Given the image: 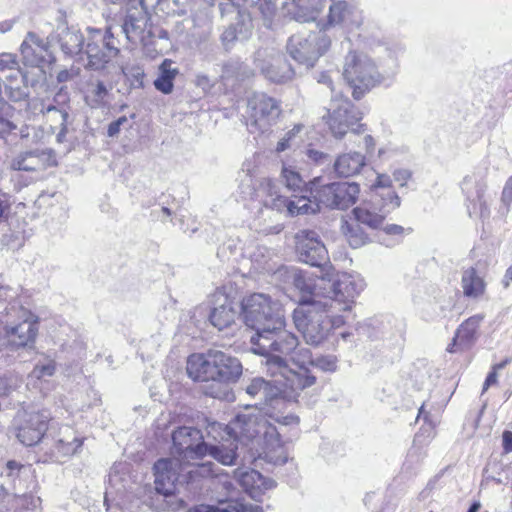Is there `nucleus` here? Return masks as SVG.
Segmentation results:
<instances>
[{"label": "nucleus", "mask_w": 512, "mask_h": 512, "mask_svg": "<svg viewBox=\"0 0 512 512\" xmlns=\"http://www.w3.org/2000/svg\"><path fill=\"white\" fill-rule=\"evenodd\" d=\"M267 371L274 378L267 381L264 378L256 377L246 386V393L252 397H259L267 406L265 414L282 426L296 427L299 424V417L293 414L280 415L279 412L288 405L298 402L301 392L311 387L316 382L304 362L294 363L295 368L290 367L285 359L272 356L265 362Z\"/></svg>", "instance_id": "nucleus-1"}, {"label": "nucleus", "mask_w": 512, "mask_h": 512, "mask_svg": "<svg viewBox=\"0 0 512 512\" xmlns=\"http://www.w3.org/2000/svg\"><path fill=\"white\" fill-rule=\"evenodd\" d=\"M226 428L234 441L248 446L258 458L274 465L287 462L280 432L260 411L239 413Z\"/></svg>", "instance_id": "nucleus-2"}, {"label": "nucleus", "mask_w": 512, "mask_h": 512, "mask_svg": "<svg viewBox=\"0 0 512 512\" xmlns=\"http://www.w3.org/2000/svg\"><path fill=\"white\" fill-rule=\"evenodd\" d=\"M186 371L194 381L231 384L241 377L243 366L237 357L221 350L210 349L204 354L190 355Z\"/></svg>", "instance_id": "nucleus-3"}, {"label": "nucleus", "mask_w": 512, "mask_h": 512, "mask_svg": "<svg viewBox=\"0 0 512 512\" xmlns=\"http://www.w3.org/2000/svg\"><path fill=\"white\" fill-rule=\"evenodd\" d=\"M365 285L364 279L358 274L342 272L337 273L335 278L327 276V290L321 300L328 305L333 326L341 327L352 318L355 300Z\"/></svg>", "instance_id": "nucleus-4"}, {"label": "nucleus", "mask_w": 512, "mask_h": 512, "mask_svg": "<svg viewBox=\"0 0 512 512\" xmlns=\"http://www.w3.org/2000/svg\"><path fill=\"white\" fill-rule=\"evenodd\" d=\"M328 305L321 299L300 301L293 312V321L305 342L312 346L320 345L328 336L331 323Z\"/></svg>", "instance_id": "nucleus-5"}, {"label": "nucleus", "mask_w": 512, "mask_h": 512, "mask_svg": "<svg viewBox=\"0 0 512 512\" xmlns=\"http://www.w3.org/2000/svg\"><path fill=\"white\" fill-rule=\"evenodd\" d=\"M240 305L245 324L255 330V334L285 325L280 303L266 294L254 293L243 299Z\"/></svg>", "instance_id": "nucleus-6"}, {"label": "nucleus", "mask_w": 512, "mask_h": 512, "mask_svg": "<svg viewBox=\"0 0 512 512\" xmlns=\"http://www.w3.org/2000/svg\"><path fill=\"white\" fill-rule=\"evenodd\" d=\"M343 77L357 100L385 78L372 58L357 51H350L346 55Z\"/></svg>", "instance_id": "nucleus-7"}, {"label": "nucleus", "mask_w": 512, "mask_h": 512, "mask_svg": "<svg viewBox=\"0 0 512 512\" xmlns=\"http://www.w3.org/2000/svg\"><path fill=\"white\" fill-rule=\"evenodd\" d=\"M211 462H203L181 466L178 459H159L154 464L155 489L164 496L175 494L180 471L186 472L190 479L210 477L214 475Z\"/></svg>", "instance_id": "nucleus-8"}, {"label": "nucleus", "mask_w": 512, "mask_h": 512, "mask_svg": "<svg viewBox=\"0 0 512 512\" xmlns=\"http://www.w3.org/2000/svg\"><path fill=\"white\" fill-rule=\"evenodd\" d=\"M258 195L266 208L285 213L288 216L315 214L320 211L319 201H312L306 195L294 194L290 198L280 194L278 186L271 179H263Z\"/></svg>", "instance_id": "nucleus-9"}, {"label": "nucleus", "mask_w": 512, "mask_h": 512, "mask_svg": "<svg viewBox=\"0 0 512 512\" xmlns=\"http://www.w3.org/2000/svg\"><path fill=\"white\" fill-rule=\"evenodd\" d=\"M331 38L322 28L317 31L299 32L287 41V52L299 64L307 68L315 66L331 46Z\"/></svg>", "instance_id": "nucleus-10"}, {"label": "nucleus", "mask_w": 512, "mask_h": 512, "mask_svg": "<svg viewBox=\"0 0 512 512\" xmlns=\"http://www.w3.org/2000/svg\"><path fill=\"white\" fill-rule=\"evenodd\" d=\"M8 320L5 325L7 343L15 349L33 343L37 335V319L27 309L17 308L15 304L6 308Z\"/></svg>", "instance_id": "nucleus-11"}, {"label": "nucleus", "mask_w": 512, "mask_h": 512, "mask_svg": "<svg viewBox=\"0 0 512 512\" xmlns=\"http://www.w3.org/2000/svg\"><path fill=\"white\" fill-rule=\"evenodd\" d=\"M278 102L264 94L254 93L247 104L246 125L250 133H265L278 119L280 115Z\"/></svg>", "instance_id": "nucleus-12"}, {"label": "nucleus", "mask_w": 512, "mask_h": 512, "mask_svg": "<svg viewBox=\"0 0 512 512\" xmlns=\"http://www.w3.org/2000/svg\"><path fill=\"white\" fill-rule=\"evenodd\" d=\"M285 325L279 329L268 328L267 332L261 334H254L251 336V343L253 344V351L256 354L269 357L276 355H290L297 348L299 341L296 335L284 329ZM282 359H284L282 357Z\"/></svg>", "instance_id": "nucleus-13"}, {"label": "nucleus", "mask_w": 512, "mask_h": 512, "mask_svg": "<svg viewBox=\"0 0 512 512\" xmlns=\"http://www.w3.org/2000/svg\"><path fill=\"white\" fill-rule=\"evenodd\" d=\"M119 49L110 29L102 32L100 29L89 28L85 54L87 56L86 68L101 70L115 58Z\"/></svg>", "instance_id": "nucleus-14"}, {"label": "nucleus", "mask_w": 512, "mask_h": 512, "mask_svg": "<svg viewBox=\"0 0 512 512\" xmlns=\"http://www.w3.org/2000/svg\"><path fill=\"white\" fill-rule=\"evenodd\" d=\"M386 196L388 197L385 198L386 202L381 201V197L370 196L369 200L354 208L353 215L356 222L371 229H377L384 219L401 204L398 195L389 192Z\"/></svg>", "instance_id": "nucleus-15"}, {"label": "nucleus", "mask_w": 512, "mask_h": 512, "mask_svg": "<svg viewBox=\"0 0 512 512\" xmlns=\"http://www.w3.org/2000/svg\"><path fill=\"white\" fill-rule=\"evenodd\" d=\"M364 16L362 10L346 0H331L326 19L317 23L327 33L333 27L346 31H354L362 26Z\"/></svg>", "instance_id": "nucleus-16"}, {"label": "nucleus", "mask_w": 512, "mask_h": 512, "mask_svg": "<svg viewBox=\"0 0 512 512\" xmlns=\"http://www.w3.org/2000/svg\"><path fill=\"white\" fill-rule=\"evenodd\" d=\"M328 115V125L334 137L341 139L360 120L359 112L349 99L333 95Z\"/></svg>", "instance_id": "nucleus-17"}, {"label": "nucleus", "mask_w": 512, "mask_h": 512, "mask_svg": "<svg viewBox=\"0 0 512 512\" xmlns=\"http://www.w3.org/2000/svg\"><path fill=\"white\" fill-rule=\"evenodd\" d=\"M50 413L47 410L37 412H18L16 417V437L25 446L37 444L48 428Z\"/></svg>", "instance_id": "nucleus-18"}, {"label": "nucleus", "mask_w": 512, "mask_h": 512, "mask_svg": "<svg viewBox=\"0 0 512 512\" xmlns=\"http://www.w3.org/2000/svg\"><path fill=\"white\" fill-rule=\"evenodd\" d=\"M359 192L360 188L356 183L337 182L322 186L315 198L320 206L345 210L356 202Z\"/></svg>", "instance_id": "nucleus-19"}, {"label": "nucleus", "mask_w": 512, "mask_h": 512, "mask_svg": "<svg viewBox=\"0 0 512 512\" xmlns=\"http://www.w3.org/2000/svg\"><path fill=\"white\" fill-rule=\"evenodd\" d=\"M296 251L301 262L322 267L329 262L328 251L317 232L300 230L296 234Z\"/></svg>", "instance_id": "nucleus-20"}, {"label": "nucleus", "mask_w": 512, "mask_h": 512, "mask_svg": "<svg viewBox=\"0 0 512 512\" xmlns=\"http://www.w3.org/2000/svg\"><path fill=\"white\" fill-rule=\"evenodd\" d=\"M176 452L185 459H201L206 456L208 445L203 441L202 432L195 427H180L172 434Z\"/></svg>", "instance_id": "nucleus-21"}, {"label": "nucleus", "mask_w": 512, "mask_h": 512, "mask_svg": "<svg viewBox=\"0 0 512 512\" xmlns=\"http://www.w3.org/2000/svg\"><path fill=\"white\" fill-rule=\"evenodd\" d=\"M255 66L269 81L285 83L294 76V70L281 54H268L266 50L256 52Z\"/></svg>", "instance_id": "nucleus-22"}, {"label": "nucleus", "mask_w": 512, "mask_h": 512, "mask_svg": "<svg viewBox=\"0 0 512 512\" xmlns=\"http://www.w3.org/2000/svg\"><path fill=\"white\" fill-rule=\"evenodd\" d=\"M215 307L211 310L209 319L218 330L231 326L241 314V305L228 295L217 292L214 294Z\"/></svg>", "instance_id": "nucleus-23"}, {"label": "nucleus", "mask_w": 512, "mask_h": 512, "mask_svg": "<svg viewBox=\"0 0 512 512\" xmlns=\"http://www.w3.org/2000/svg\"><path fill=\"white\" fill-rule=\"evenodd\" d=\"M233 474L245 492L256 501H261L265 492L275 487L274 480L265 478L254 469L241 467L235 469Z\"/></svg>", "instance_id": "nucleus-24"}, {"label": "nucleus", "mask_w": 512, "mask_h": 512, "mask_svg": "<svg viewBox=\"0 0 512 512\" xmlns=\"http://www.w3.org/2000/svg\"><path fill=\"white\" fill-rule=\"evenodd\" d=\"M21 55L26 65L36 67L52 61L50 44L34 32H29L20 46Z\"/></svg>", "instance_id": "nucleus-25"}, {"label": "nucleus", "mask_w": 512, "mask_h": 512, "mask_svg": "<svg viewBox=\"0 0 512 512\" xmlns=\"http://www.w3.org/2000/svg\"><path fill=\"white\" fill-rule=\"evenodd\" d=\"M54 164L50 149H35L19 153L11 161L10 167L17 171H40Z\"/></svg>", "instance_id": "nucleus-26"}, {"label": "nucleus", "mask_w": 512, "mask_h": 512, "mask_svg": "<svg viewBox=\"0 0 512 512\" xmlns=\"http://www.w3.org/2000/svg\"><path fill=\"white\" fill-rule=\"evenodd\" d=\"M327 276L328 273L313 278L306 272L294 270L292 272L293 285L304 294L300 301L323 299L327 290Z\"/></svg>", "instance_id": "nucleus-27"}, {"label": "nucleus", "mask_w": 512, "mask_h": 512, "mask_svg": "<svg viewBox=\"0 0 512 512\" xmlns=\"http://www.w3.org/2000/svg\"><path fill=\"white\" fill-rule=\"evenodd\" d=\"M277 2L278 0H210L211 5L218 4L222 15L246 4L252 9V13H259L266 21L276 14Z\"/></svg>", "instance_id": "nucleus-28"}, {"label": "nucleus", "mask_w": 512, "mask_h": 512, "mask_svg": "<svg viewBox=\"0 0 512 512\" xmlns=\"http://www.w3.org/2000/svg\"><path fill=\"white\" fill-rule=\"evenodd\" d=\"M484 320L483 314H476L465 320L457 329L453 344L448 348V351L453 353L457 349L455 347L461 346L462 348L470 347L476 340L477 330Z\"/></svg>", "instance_id": "nucleus-29"}, {"label": "nucleus", "mask_w": 512, "mask_h": 512, "mask_svg": "<svg viewBox=\"0 0 512 512\" xmlns=\"http://www.w3.org/2000/svg\"><path fill=\"white\" fill-rule=\"evenodd\" d=\"M462 190L466 192L469 201H477L479 206V217L487 219L490 216V210L487 201L484 198L486 184L483 179H476L474 175L466 176L462 183Z\"/></svg>", "instance_id": "nucleus-30"}, {"label": "nucleus", "mask_w": 512, "mask_h": 512, "mask_svg": "<svg viewBox=\"0 0 512 512\" xmlns=\"http://www.w3.org/2000/svg\"><path fill=\"white\" fill-rule=\"evenodd\" d=\"M83 438L76 435V432L68 425L59 429V436L56 440L53 453L56 457H68L76 454L83 444Z\"/></svg>", "instance_id": "nucleus-31"}, {"label": "nucleus", "mask_w": 512, "mask_h": 512, "mask_svg": "<svg viewBox=\"0 0 512 512\" xmlns=\"http://www.w3.org/2000/svg\"><path fill=\"white\" fill-rule=\"evenodd\" d=\"M366 165L365 156L350 151L339 155L334 162V171L340 177H351L360 173Z\"/></svg>", "instance_id": "nucleus-32"}, {"label": "nucleus", "mask_w": 512, "mask_h": 512, "mask_svg": "<svg viewBox=\"0 0 512 512\" xmlns=\"http://www.w3.org/2000/svg\"><path fill=\"white\" fill-rule=\"evenodd\" d=\"M146 25V13L136 10L131 11L126 15L122 29L129 41H136L143 37Z\"/></svg>", "instance_id": "nucleus-33"}, {"label": "nucleus", "mask_w": 512, "mask_h": 512, "mask_svg": "<svg viewBox=\"0 0 512 512\" xmlns=\"http://www.w3.org/2000/svg\"><path fill=\"white\" fill-rule=\"evenodd\" d=\"M461 286L463 294L468 298H479L485 292V282L475 268L470 267L462 274Z\"/></svg>", "instance_id": "nucleus-34"}, {"label": "nucleus", "mask_w": 512, "mask_h": 512, "mask_svg": "<svg viewBox=\"0 0 512 512\" xmlns=\"http://www.w3.org/2000/svg\"><path fill=\"white\" fill-rule=\"evenodd\" d=\"M237 449L238 445L234 440L230 442H222L218 445L208 446L206 455L211 456L223 465L231 466L236 464V459L238 457Z\"/></svg>", "instance_id": "nucleus-35"}, {"label": "nucleus", "mask_w": 512, "mask_h": 512, "mask_svg": "<svg viewBox=\"0 0 512 512\" xmlns=\"http://www.w3.org/2000/svg\"><path fill=\"white\" fill-rule=\"evenodd\" d=\"M58 41L63 53L73 57L82 51L85 39L79 31L66 28L59 34Z\"/></svg>", "instance_id": "nucleus-36"}, {"label": "nucleus", "mask_w": 512, "mask_h": 512, "mask_svg": "<svg viewBox=\"0 0 512 512\" xmlns=\"http://www.w3.org/2000/svg\"><path fill=\"white\" fill-rule=\"evenodd\" d=\"M281 178L285 186L293 192H302L305 181L301 176L298 168L291 161L282 162Z\"/></svg>", "instance_id": "nucleus-37"}, {"label": "nucleus", "mask_w": 512, "mask_h": 512, "mask_svg": "<svg viewBox=\"0 0 512 512\" xmlns=\"http://www.w3.org/2000/svg\"><path fill=\"white\" fill-rule=\"evenodd\" d=\"M200 512H263L258 505H248L238 499L219 501L218 506L202 507Z\"/></svg>", "instance_id": "nucleus-38"}, {"label": "nucleus", "mask_w": 512, "mask_h": 512, "mask_svg": "<svg viewBox=\"0 0 512 512\" xmlns=\"http://www.w3.org/2000/svg\"><path fill=\"white\" fill-rule=\"evenodd\" d=\"M159 70L160 73L154 81V86L158 91L164 94H170L173 90V81L178 70L176 68H172L171 62L167 59L160 65Z\"/></svg>", "instance_id": "nucleus-39"}, {"label": "nucleus", "mask_w": 512, "mask_h": 512, "mask_svg": "<svg viewBox=\"0 0 512 512\" xmlns=\"http://www.w3.org/2000/svg\"><path fill=\"white\" fill-rule=\"evenodd\" d=\"M361 223H350L342 221L341 230L346 237L349 245L356 249L365 245L368 241V235L360 227Z\"/></svg>", "instance_id": "nucleus-40"}, {"label": "nucleus", "mask_w": 512, "mask_h": 512, "mask_svg": "<svg viewBox=\"0 0 512 512\" xmlns=\"http://www.w3.org/2000/svg\"><path fill=\"white\" fill-rule=\"evenodd\" d=\"M107 95L108 89L105 84L101 81H97L95 85L87 89L84 100L90 108L99 109L105 105Z\"/></svg>", "instance_id": "nucleus-41"}, {"label": "nucleus", "mask_w": 512, "mask_h": 512, "mask_svg": "<svg viewBox=\"0 0 512 512\" xmlns=\"http://www.w3.org/2000/svg\"><path fill=\"white\" fill-rule=\"evenodd\" d=\"M251 70L243 62L231 59L223 65L221 78L223 80L236 79L244 80L250 77Z\"/></svg>", "instance_id": "nucleus-42"}, {"label": "nucleus", "mask_w": 512, "mask_h": 512, "mask_svg": "<svg viewBox=\"0 0 512 512\" xmlns=\"http://www.w3.org/2000/svg\"><path fill=\"white\" fill-rule=\"evenodd\" d=\"M301 353L303 354L304 358H306L309 361V363L311 365L315 366L316 368H318L324 372L333 373L338 368V365H337L338 359L334 355H324V356H319L315 359H311L309 350L304 349V350H302Z\"/></svg>", "instance_id": "nucleus-43"}, {"label": "nucleus", "mask_w": 512, "mask_h": 512, "mask_svg": "<svg viewBox=\"0 0 512 512\" xmlns=\"http://www.w3.org/2000/svg\"><path fill=\"white\" fill-rule=\"evenodd\" d=\"M392 180L390 176L386 174H378L376 177L375 183L371 186L372 194L371 196H378L381 197V201L386 202L385 198H388L386 194L389 192L393 193L394 195H398L392 188H391Z\"/></svg>", "instance_id": "nucleus-44"}, {"label": "nucleus", "mask_w": 512, "mask_h": 512, "mask_svg": "<svg viewBox=\"0 0 512 512\" xmlns=\"http://www.w3.org/2000/svg\"><path fill=\"white\" fill-rule=\"evenodd\" d=\"M56 371V362L50 357L39 360L31 372V376L37 379L51 377Z\"/></svg>", "instance_id": "nucleus-45"}, {"label": "nucleus", "mask_w": 512, "mask_h": 512, "mask_svg": "<svg viewBox=\"0 0 512 512\" xmlns=\"http://www.w3.org/2000/svg\"><path fill=\"white\" fill-rule=\"evenodd\" d=\"M303 125L296 124L292 129L287 131L284 136L278 141L275 151L277 153L284 152L287 149L292 148L297 143L299 133L302 131Z\"/></svg>", "instance_id": "nucleus-46"}, {"label": "nucleus", "mask_w": 512, "mask_h": 512, "mask_svg": "<svg viewBox=\"0 0 512 512\" xmlns=\"http://www.w3.org/2000/svg\"><path fill=\"white\" fill-rule=\"evenodd\" d=\"M53 102L58 107L57 112L60 114V117L63 118V121L69 119L70 96L65 87H61L58 90V92L53 97Z\"/></svg>", "instance_id": "nucleus-47"}, {"label": "nucleus", "mask_w": 512, "mask_h": 512, "mask_svg": "<svg viewBox=\"0 0 512 512\" xmlns=\"http://www.w3.org/2000/svg\"><path fill=\"white\" fill-rule=\"evenodd\" d=\"M405 46L400 42H392L387 45L386 52L388 53V56L392 60V73L395 72L396 68L398 67V58L402 56L405 52Z\"/></svg>", "instance_id": "nucleus-48"}, {"label": "nucleus", "mask_w": 512, "mask_h": 512, "mask_svg": "<svg viewBox=\"0 0 512 512\" xmlns=\"http://www.w3.org/2000/svg\"><path fill=\"white\" fill-rule=\"evenodd\" d=\"M406 152L405 147H397L391 143L379 148L378 157L381 159L391 158L399 153Z\"/></svg>", "instance_id": "nucleus-49"}, {"label": "nucleus", "mask_w": 512, "mask_h": 512, "mask_svg": "<svg viewBox=\"0 0 512 512\" xmlns=\"http://www.w3.org/2000/svg\"><path fill=\"white\" fill-rule=\"evenodd\" d=\"M18 65L16 56L11 53H2L0 55V69L1 70H12Z\"/></svg>", "instance_id": "nucleus-50"}, {"label": "nucleus", "mask_w": 512, "mask_h": 512, "mask_svg": "<svg viewBox=\"0 0 512 512\" xmlns=\"http://www.w3.org/2000/svg\"><path fill=\"white\" fill-rule=\"evenodd\" d=\"M195 84L204 92H209L214 87L215 80L211 79L206 74H198L195 79Z\"/></svg>", "instance_id": "nucleus-51"}, {"label": "nucleus", "mask_w": 512, "mask_h": 512, "mask_svg": "<svg viewBox=\"0 0 512 512\" xmlns=\"http://www.w3.org/2000/svg\"><path fill=\"white\" fill-rule=\"evenodd\" d=\"M502 202L506 206L505 213L508 212V206L512 203V176L508 178L502 191Z\"/></svg>", "instance_id": "nucleus-52"}, {"label": "nucleus", "mask_w": 512, "mask_h": 512, "mask_svg": "<svg viewBox=\"0 0 512 512\" xmlns=\"http://www.w3.org/2000/svg\"><path fill=\"white\" fill-rule=\"evenodd\" d=\"M128 122V119L126 116H121L119 117L117 120L111 122L109 125H108V129H107V135L109 137H115L119 134L120 132V129H121V126H123L124 124H126Z\"/></svg>", "instance_id": "nucleus-53"}, {"label": "nucleus", "mask_w": 512, "mask_h": 512, "mask_svg": "<svg viewBox=\"0 0 512 512\" xmlns=\"http://www.w3.org/2000/svg\"><path fill=\"white\" fill-rule=\"evenodd\" d=\"M412 173L408 169L400 168L394 171L393 178L400 186H405L407 181L411 178Z\"/></svg>", "instance_id": "nucleus-54"}, {"label": "nucleus", "mask_w": 512, "mask_h": 512, "mask_svg": "<svg viewBox=\"0 0 512 512\" xmlns=\"http://www.w3.org/2000/svg\"><path fill=\"white\" fill-rule=\"evenodd\" d=\"M10 205L9 196L6 193H0V222L7 218Z\"/></svg>", "instance_id": "nucleus-55"}, {"label": "nucleus", "mask_w": 512, "mask_h": 512, "mask_svg": "<svg viewBox=\"0 0 512 512\" xmlns=\"http://www.w3.org/2000/svg\"><path fill=\"white\" fill-rule=\"evenodd\" d=\"M306 155L311 161L317 164L323 163L324 160L327 158V154L315 149H308L306 151Z\"/></svg>", "instance_id": "nucleus-56"}, {"label": "nucleus", "mask_w": 512, "mask_h": 512, "mask_svg": "<svg viewBox=\"0 0 512 512\" xmlns=\"http://www.w3.org/2000/svg\"><path fill=\"white\" fill-rule=\"evenodd\" d=\"M384 233L387 235H393V236H403L404 234V228L397 224H389L386 225L383 229Z\"/></svg>", "instance_id": "nucleus-57"}, {"label": "nucleus", "mask_w": 512, "mask_h": 512, "mask_svg": "<svg viewBox=\"0 0 512 512\" xmlns=\"http://www.w3.org/2000/svg\"><path fill=\"white\" fill-rule=\"evenodd\" d=\"M16 128H17L16 125L12 121H10L9 119L4 118L3 116L0 115V133L1 134L10 133L13 130H15Z\"/></svg>", "instance_id": "nucleus-58"}, {"label": "nucleus", "mask_w": 512, "mask_h": 512, "mask_svg": "<svg viewBox=\"0 0 512 512\" xmlns=\"http://www.w3.org/2000/svg\"><path fill=\"white\" fill-rule=\"evenodd\" d=\"M497 378V372L491 370L484 381L482 393L486 392L489 389V387L495 385L497 383Z\"/></svg>", "instance_id": "nucleus-59"}, {"label": "nucleus", "mask_w": 512, "mask_h": 512, "mask_svg": "<svg viewBox=\"0 0 512 512\" xmlns=\"http://www.w3.org/2000/svg\"><path fill=\"white\" fill-rule=\"evenodd\" d=\"M364 148L368 155L372 154L376 148L375 139L371 135H365L363 138Z\"/></svg>", "instance_id": "nucleus-60"}, {"label": "nucleus", "mask_w": 512, "mask_h": 512, "mask_svg": "<svg viewBox=\"0 0 512 512\" xmlns=\"http://www.w3.org/2000/svg\"><path fill=\"white\" fill-rule=\"evenodd\" d=\"M503 449L506 453L512 452V432L504 431L502 435Z\"/></svg>", "instance_id": "nucleus-61"}, {"label": "nucleus", "mask_w": 512, "mask_h": 512, "mask_svg": "<svg viewBox=\"0 0 512 512\" xmlns=\"http://www.w3.org/2000/svg\"><path fill=\"white\" fill-rule=\"evenodd\" d=\"M23 468V466L16 462V461H8L7 464H6V469L8 471L7 475L8 476H14L16 474H18V472Z\"/></svg>", "instance_id": "nucleus-62"}, {"label": "nucleus", "mask_w": 512, "mask_h": 512, "mask_svg": "<svg viewBox=\"0 0 512 512\" xmlns=\"http://www.w3.org/2000/svg\"><path fill=\"white\" fill-rule=\"evenodd\" d=\"M68 122H69V119H66V121H63V118H61V122H60V131L59 133L57 134V140L58 142H62L67 131H68Z\"/></svg>", "instance_id": "nucleus-63"}, {"label": "nucleus", "mask_w": 512, "mask_h": 512, "mask_svg": "<svg viewBox=\"0 0 512 512\" xmlns=\"http://www.w3.org/2000/svg\"><path fill=\"white\" fill-rule=\"evenodd\" d=\"M318 82L326 84L331 89L332 93H334L333 82L329 74L324 72L321 73L319 75Z\"/></svg>", "instance_id": "nucleus-64"}]
</instances>
